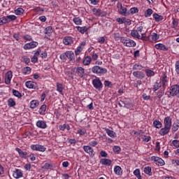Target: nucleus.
Returning <instances> with one entry per match:
<instances>
[{
    "label": "nucleus",
    "instance_id": "obj_1",
    "mask_svg": "<svg viewBox=\"0 0 179 179\" xmlns=\"http://www.w3.org/2000/svg\"><path fill=\"white\" fill-rule=\"evenodd\" d=\"M173 126V118L170 116L165 117L164 119V127L159 131V135L160 136H166L169 135Z\"/></svg>",
    "mask_w": 179,
    "mask_h": 179
},
{
    "label": "nucleus",
    "instance_id": "obj_2",
    "mask_svg": "<svg viewBox=\"0 0 179 179\" xmlns=\"http://www.w3.org/2000/svg\"><path fill=\"white\" fill-rule=\"evenodd\" d=\"M90 71L94 73L95 75H98V76H101V75H106L107 73L108 70L106 68H103L100 66H94L90 69Z\"/></svg>",
    "mask_w": 179,
    "mask_h": 179
},
{
    "label": "nucleus",
    "instance_id": "obj_3",
    "mask_svg": "<svg viewBox=\"0 0 179 179\" xmlns=\"http://www.w3.org/2000/svg\"><path fill=\"white\" fill-rule=\"evenodd\" d=\"M117 8L119 15H121L122 16H129L131 15L128 10V8H127L125 6H122V3L120 2L117 3Z\"/></svg>",
    "mask_w": 179,
    "mask_h": 179
},
{
    "label": "nucleus",
    "instance_id": "obj_4",
    "mask_svg": "<svg viewBox=\"0 0 179 179\" xmlns=\"http://www.w3.org/2000/svg\"><path fill=\"white\" fill-rule=\"evenodd\" d=\"M120 41L126 47H136V43L129 38L120 37Z\"/></svg>",
    "mask_w": 179,
    "mask_h": 179
},
{
    "label": "nucleus",
    "instance_id": "obj_5",
    "mask_svg": "<svg viewBox=\"0 0 179 179\" xmlns=\"http://www.w3.org/2000/svg\"><path fill=\"white\" fill-rule=\"evenodd\" d=\"M92 83L94 89H96V90H101V89H103V83H101L100 78L96 77L94 79L92 80Z\"/></svg>",
    "mask_w": 179,
    "mask_h": 179
},
{
    "label": "nucleus",
    "instance_id": "obj_6",
    "mask_svg": "<svg viewBox=\"0 0 179 179\" xmlns=\"http://www.w3.org/2000/svg\"><path fill=\"white\" fill-rule=\"evenodd\" d=\"M73 73L78 78H83L85 76V69L80 66L75 67L73 69Z\"/></svg>",
    "mask_w": 179,
    "mask_h": 179
},
{
    "label": "nucleus",
    "instance_id": "obj_7",
    "mask_svg": "<svg viewBox=\"0 0 179 179\" xmlns=\"http://www.w3.org/2000/svg\"><path fill=\"white\" fill-rule=\"evenodd\" d=\"M178 94H179V85H173L171 86L169 89V96H172V97H174V96H177Z\"/></svg>",
    "mask_w": 179,
    "mask_h": 179
},
{
    "label": "nucleus",
    "instance_id": "obj_8",
    "mask_svg": "<svg viewBox=\"0 0 179 179\" xmlns=\"http://www.w3.org/2000/svg\"><path fill=\"white\" fill-rule=\"evenodd\" d=\"M162 85V87L164 90L166 89V86L169 85V78L167 77V74L166 73H163L162 76L160 78V81Z\"/></svg>",
    "mask_w": 179,
    "mask_h": 179
},
{
    "label": "nucleus",
    "instance_id": "obj_9",
    "mask_svg": "<svg viewBox=\"0 0 179 179\" xmlns=\"http://www.w3.org/2000/svg\"><path fill=\"white\" fill-rule=\"evenodd\" d=\"M151 160L154 162L155 164H157V166H164V160L163 159L156 157V156H152L151 157Z\"/></svg>",
    "mask_w": 179,
    "mask_h": 179
},
{
    "label": "nucleus",
    "instance_id": "obj_10",
    "mask_svg": "<svg viewBox=\"0 0 179 179\" xmlns=\"http://www.w3.org/2000/svg\"><path fill=\"white\" fill-rule=\"evenodd\" d=\"M83 149L85 153H87L90 157H94V150L90 145H84Z\"/></svg>",
    "mask_w": 179,
    "mask_h": 179
},
{
    "label": "nucleus",
    "instance_id": "obj_11",
    "mask_svg": "<svg viewBox=\"0 0 179 179\" xmlns=\"http://www.w3.org/2000/svg\"><path fill=\"white\" fill-rule=\"evenodd\" d=\"M25 86L27 89L36 90L38 87V85L34 81L29 80L25 83Z\"/></svg>",
    "mask_w": 179,
    "mask_h": 179
},
{
    "label": "nucleus",
    "instance_id": "obj_12",
    "mask_svg": "<svg viewBox=\"0 0 179 179\" xmlns=\"http://www.w3.org/2000/svg\"><path fill=\"white\" fill-rule=\"evenodd\" d=\"M13 78V73L12 71H8L5 76V83L6 85H10V80Z\"/></svg>",
    "mask_w": 179,
    "mask_h": 179
},
{
    "label": "nucleus",
    "instance_id": "obj_13",
    "mask_svg": "<svg viewBox=\"0 0 179 179\" xmlns=\"http://www.w3.org/2000/svg\"><path fill=\"white\" fill-rule=\"evenodd\" d=\"M37 45H38V43H37L36 41H32V42L26 43L24 45V50H31L33 48H36V47H37Z\"/></svg>",
    "mask_w": 179,
    "mask_h": 179
},
{
    "label": "nucleus",
    "instance_id": "obj_14",
    "mask_svg": "<svg viewBox=\"0 0 179 179\" xmlns=\"http://www.w3.org/2000/svg\"><path fill=\"white\" fill-rule=\"evenodd\" d=\"M133 76L137 79H143L146 76V74L143 71H136L133 72Z\"/></svg>",
    "mask_w": 179,
    "mask_h": 179
},
{
    "label": "nucleus",
    "instance_id": "obj_15",
    "mask_svg": "<svg viewBox=\"0 0 179 179\" xmlns=\"http://www.w3.org/2000/svg\"><path fill=\"white\" fill-rule=\"evenodd\" d=\"M65 55L66 59H69V61L73 62L75 61V53H73L71 50H67L65 52Z\"/></svg>",
    "mask_w": 179,
    "mask_h": 179
},
{
    "label": "nucleus",
    "instance_id": "obj_16",
    "mask_svg": "<svg viewBox=\"0 0 179 179\" xmlns=\"http://www.w3.org/2000/svg\"><path fill=\"white\" fill-rule=\"evenodd\" d=\"M85 45H86V42L83 41L80 43V45L78 46V48L75 50V55H79L80 52L83 51V48H85Z\"/></svg>",
    "mask_w": 179,
    "mask_h": 179
},
{
    "label": "nucleus",
    "instance_id": "obj_17",
    "mask_svg": "<svg viewBox=\"0 0 179 179\" xmlns=\"http://www.w3.org/2000/svg\"><path fill=\"white\" fill-rule=\"evenodd\" d=\"M63 44H64V45H71V44H73V38H72V36H65L63 38Z\"/></svg>",
    "mask_w": 179,
    "mask_h": 179
},
{
    "label": "nucleus",
    "instance_id": "obj_18",
    "mask_svg": "<svg viewBox=\"0 0 179 179\" xmlns=\"http://www.w3.org/2000/svg\"><path fill=\"white\" fill-rule=\"evenodd\" d=\"M13 176L16 179L22 178L23 177V172L20 169H15L13 171Z\"/></svg>",
    "mask_w": 179,
    "mask_h": 179
},
{
    "label": "nucleus",
    "instance_id": "obj_19",
    "mask_svg": "<svg viewBox=\"0 0 179 179\" xmlns=\"http://www.w3.org/2000/svg\"><path fill=\"white\" fill-rule=\"evenodd\" d=\"M156 50H160L161 51H169V48L163 43H157L155 45Z\"/></svg>",
    "mask_w": 179,
    "mask_h": 179
},
{
    "label": "nucleus",
    "instance_id": "obj_20",
    "mask_svg": "<svg viewBox=\"0 0 179 179\" xmlns=\"http://www.w3.org/2000/svg\"><path fill=\"white\" fill-rule=\"evenodd\" d=\"M16 152H17L20 157H21V159H27V152L26 151H23L22 150V149L19 148H15Z\"/></svg>",
    "mask_w": 179,
    "mask_h": 179
},
{
    "label": "nucleus",
    "instance_id": "obj_21",
    "mask_svg": "<svg viewBox=\"0 0 179 179\" xmlns=\"http://www.w3.org/2000/svg\"><path fill=\"white\" fill-rule=\"evenodd\" d=\"M36 125L38 128H40L41 129H45V128H47V122L43 120H38L36 123Z\"/></svg>",
    "mask_w": 179,
    "mask_h": 179
},
{
    "label": "nucleus",
    "instance_id": "obj_22",
    "mask_svg": "<svg viewBox=\"0 0 179 179\" xmlns=\"http://www.w3.org/2000/svg\"><path fill=\"white\" fill-rule=\"evenodd\" d=\"M38 106H40V101H38V100L37 99H34L29 103V108L32 110H34V108H37Z\"/></svg>",
    "mask_w": 179,
    "mask_h": 179
},
{
    "label": "nucleus",
    "instance_id": "obj_23",
    "mask_svg": "<svg viewBox=\"0 0 179 179\" xmlns=\"http://www.w3.org/2000/svg\"><path fill=\"white\" fill-rule=\"evenodd\" d=\"M99 163L103 166H111V163H113V162L111 161V159L102 158L100 159Z\"/></svg>",
    "mask_w": 179,
    "mask_h": 179
},
{
    "label": "nucleus",
    "instance_id": "obj_24",
    "mask_svg": "<svg viewBox=\"0 0 179 179\" xmlns=\"http://www.w3.org/2000/svg\"><path fill=\"white\" fill-rule=\"evenodd\" d=\"M152 125L157 129H162V128H163V124L159 120H155L152 122Z\"/></svg>",
    "mask_w": 179,
    "mask_h": 179
},
{
    "label": "nucleus",
    "instance_id": "obj_25",
    "mask_svg": "<svg viewBox=\"0 0 179 179\" xmlns=\"http://www.w3.org/2000/svg\"><path fill=\"white\" fill-rule=\"evenodd\" d=\"M178 129H179V120L178 119H177L176 120V122L172 125V128H171L172 134H175V132H177Z\"/></svg>",
    "mask_w": 179,
    "mask_h": 179
},
{
    "label": "nucleus",
    "instance_id": "obj_26",
    "mask_svg": "<svg viewBox=\"0 0 179 179\" xmlns=\"http://www.w3.org/2000/svg\"><path fill=\"white\" fill-rule=\"evenodd\" d=\"M76 29H77L78 31H79V33H80L81 34H85L86 31L89 30V27L86 26H84V27L77 26L76 27Z\"/></svg>",
    "mask_w": 179,
    "mask_h": 179
},
{
    "label": "nucleus",
    "instance_id": "obj_27",
    "mask_svg": "<svg viewBox=\"0 0 179 179\" xmlns=\"http://www.w3.org/2000/svg\"><path fill=\"white\" fill-rule=\"evenodd\" d=\"M90 64H92V57L87 56L84 57L83 64L85 65V66H87L88 65H90Z\"/></svg>",
    "mask_w": 179,
    "mask_h": 179
},
{
    "label": "nucleus",
    "instance_id": "obj_28",
    "mask_svg": "<svg viewBox=\"0 0 179 179\" xmlns=\"http://www.w3.org/2000/svg\"><path fill=\"white\" fill-rule=\"evenodd\" d=\"M73 22L74 24H76V26H82L83 21L82 20V18L80 17H74L73 18Z\"/></svg>",
    "mask_w": 179,
    "mask_h": 179
},
{
    "label": "nucleus",
    "instance_id": "obj_29",
    "mask_svg": "<svg viewBox=\"0 0 179 179\" xmlns=\"http://www.w3.org/2000/svg\"><path fill=\"white\" fill-rule=\"evenodd\" d=\"M105 132L110 138H115V136H117V134H115V132L114 131L110 130V129L105 128Z\"/></svg>",
    "mask_w": 179,
    "mask_h": 179
},
{
    "label": "nucleus",
    "instance_id": "obj_30",
    "mask_svg": "<svg viewBox=\"0 0 179 179\" xmlns=\"http://www.w3.org/2000/svg\"><path fill=\"white\" fill-rule=\"evenodd\" d=\"M38 55H40V52L36 51L31 57V62H33V64L38 62Z\"/></svg>",
    "mask_w": 179,
    "mask_h": 179
},
{
    "label": "nucleus",
    "instance_id": "obj_31",
    "mask_svg": "<svg viewBox=\"0 0 179 179\" xmlns=\"http://www.w3.org/2000/svg\"><path fill=\"white\" fill-rule=\"evenodd\" d=\"M56 87H57V92L60 93V94L64 95V92H64V85H62L59 83H57Z\"/></svg>",
    "mask_w": 179,
    "mask_h": 179
},
{
    "label": "nucleus",
    "instance_id": "obj_32",
    "mask_svg": "<svg viewBox=\"0 0 179 179\" xmlns=\"http://www.w3.org/2000/svg\"><path fill=\"white\" fill-rule=\"evenodd\" d=\"M145 72L148 78H152V76H155V75H156V73H155V71H152L150 69H145Z\"/></svg>",
    "mask_w": 179,
    "mask_h": 179
},
{
    "label": "nucleus",
    "instance_id": "obj_33",
    "mask_svg": "<svg viewBox=\"0 0 179 179\" xmlns=\"http://www.w3.org/2000/svg\"><path fill=\"white\" fill-rule=\"evenodd\" d=\"M114 173L116 176H121L122 174V168L120 166H115Z\"/></svg>",
    "mask_w": 179,
    "mask_h": 179
},
{
    "label": "nucleus",
    "instance_id": "obj_34",
    "mask_svg": "<svg viewBox=\"0 0 179 179\" xmlns=\"http://www.w3.org/2000/svg\"><path fill=\"white\" fill-rule=\"evenodd\" d=\"M159 38H160V35H159L157 33L153 32L151 34L152 41H154L155 43H157L159 41Z\"/></svg>",
    "mask_w": 179,
    "mask_h": 179
},
{
    "label": "nucleus",
    "instance_id": "obj_35",
    "mask_svg": "<svg viewBox=\"0 0 179 179\" xmlns=\"http://www.w3.org/2000/svg\"><path fill=\"white\" fill-rule=\"evenodd\" d=\"M152 17L155 19V22H162V20H163V19H164V17H163L162 15H159V14L155 13L152 15Z\"/></svg>",
    "mask_w": 179,
    "mask_h": 179
},
{
    "label": "nucleus",
    "instance_id": "obj_36",
    "mask_svg": "<svg viewBox=\"0 0 179 179\" xmlns=\"http://www.w3.org/2000/svg\"><path fill=\"white\" fill-rule=\"evenodd\" d=\"M45 111H47V105L43 104L39 108L38 113L40 115H45Z\"/></svg>",
    "mask_w": 179,
    "mask_h": 179
},
{
    "label": "nucleus",
    "instance_id": "obj_37",
    "mask_svg": "<svg viewBox=\"0 0 179 179\" xmlns=\"http://www.w3.org/2000/svg\"><path fill=\"white\" fill-rule=\"evenodd\" d=\"M5 19L7 20V23H10V22H13V20H16L17 17L15 15H10L4 17Z\"/></svg>",
    "mask_w": 179,
    "mask_h": 179
},
{
    "label": "nucleus",
    "instance_id": "obj_38",
    "mask_svg": "<svg viewBox=\"0 0 179 179\" xmlns=\"http://www.w3.org/2000/svg\"><path fill=\"white\" fill-rule=\"evenodd\" d=\"M131 37H134V38H138L139 40V36L141 34H139V32L136 29H133L131 31Z\"/></svg>",
    "mask_w": 179,
    "mask_h": 179
},
{
    "label": "nucleus",
    "instance_id": "obj_39",
    "mask_svg": "<svg viewBox=\"0 0 179 179\" xmlns=\"http://www.w3.org/2000/svg\"><path fill=\"white\" fill-rule=\"evenodd\" d=\"M7 105L8 107H15L16 106V101H15L13 98H10L7 101Z\"/></svg>",
    "mask_w": 179,
    "mask_h": 179
},
{
    "label": "nucleus",
    "instance_id": "obj_40",
    "mask_svg": "<svg viewBox=\"0 0 179 179\" xmlns=\"http://www.w3.org/2000/svg\"><path fill=\"white\" fill-rule=\"evenodd\" d=\"M162 86H163L162 85V82H156L153 86V92H157V90H159Z\"/></svg>",
    "mask_w": 179,
    "mask_h": 179
},
{
    "label": "nucleus",
    "instance_id": "obj_41",
    "mask_svg": "<svg viewBox=\"0 0 179 179\" xmlns=\"http://www.w3.org/2000/svg\"><path fill=\"white\" fill-rule=\"evenodd\" d=\"M152 13H153V10H152V8H148L144 13V16L145 17H150Z\"/></svg>",
    "mask_w": 179,
    "mask_h": 179
},
{
    "label": "nucleus",
    "instance_id": "obj_42",
    "mask_svg": "<svg viewBox=\"0 0 179 179\" xmlns=\"http://www.w3.org/2000/svg\"><path fill=\"white\" fill-rule=\"evenodd\" d=\"M15 15H20L24 13V10L22 8H18L14 10Z\"/></svg>",
    "mask_w": 179,
    "mask_h": 179
},
{
    "label": "nucleus",
    "instance_id": "obj_43",
    "mask_svg": "<svg viewBox=\"0 0 179 179\" xmlns=\"http://www.w3.org/2000/svg\"><path fill=\"white\" fill-rule=\"evenodd\" d=\"M92 13H93V15H94L95 16H97L98 17H99V16H101V10L100 9H97L94 8L92 9Z\"/></svg>",
    "mask_w": 179,
    "mask_h": 179
},
{
    "label": "nucleus",
    "instance_id": "obj_44",
    "mask_svg": "<svg viewBox=\"0 0 179 179\" xmlns=\"http://www.w3.org/2000/svg\"><path fill=\"white\" fill-rule=\"evenodd\" d=\"M22 73L24 75H30L31 73V68L27 66L22 69Z\"/></svg>",
    "mask_w": 179,
    "mask_h": 179
},
{
    "label": "nucleus",
    "instance_id": "obj_45",
    "mask_svg": "<svg viewBox=\"0 0 179 179\" xmlns=\"http://www.w3.org/2000/svg\"><path fill=\"white\" fill-rule=\"evenodd\" d=\"M172 29H177L178 27V19L172 18Z\"/></svg>",
    "mask_w": 179,
    "mask_h": 179
},
{
    "label": "nucleus",
    "instance_id": "obj_46",
    "mask_svg": "<svg viewBox=\"0 0 179 179\" xmlns=\"http://www.w3.org/2000/svg\"><path fill=\"white\" fill-rule=\"evenodd\" d=\"M133 173L138 179H142V176H141V170H139V169H136Z\"/></svg>",
    "mask_w": 179,
    "mask_h": 179
},
{
    "label": "nucleus",
    "instance_id": "obj_47",
    "mask_svg": "<svg viewBox=\"0 0 179 179\" xmlns=\"http://www.w3.org/2000/svg\"><path fill=\"white\" fill-rule=\"evenodd\" d=\"M77 134L80 135V136H85V135H86V129H78Z\"/></svg>",
    "mask_w": 179,
    "mask_h": 179
},
{
    "label": "nucleus",
    "instance_id": "obj_48",
    "mask_svg": "<svg viewBox=\"0 0 179 179\" xmlns=\"http://www.w3.org/2000/svg\"><path fill=\"white\" fill-rule=\"evenodd\" d=\"M130 15H135V13H138L139 12V9L137 7H133L129 9Z\"/></svg>",
    "mask_w": 179,
    "mask_h": 179
},
{
    "label": "nucleus",
    "instance_id": "obj_49",
    "mask_svg": "<svg viewBox=\"0 0 179 179\" xmlns=\"http://www.w3.org/2000/svg\"><path fill=\"white\" fill-rule=\"evenodd\" d=\"M144 173H145V174H148L149 176H151L152 175V167L145 166L144 168Z\"/></svg>",
    "mask_w": 179,
    "mask_h": 179
},
{
    "label": "nucleus",
    "instance_id": "obj_50",
    "mask_svg": "<svg viewBox=\"0 0 179 179\" xmlns=\"http://www.w3.org/2000/svg\"><path fill=\"white\" fill-rule=\"evenodd\" d=\"M133 69L135 71H142V69H143V66L141 64H136L133 66Z\"/></svg>",
    "mask_w": 179,
    "mask_h": 179
},
{
    "label": "nucleus",
    "instance_id": "obj_51",
    "mask_svg": "<svg viewBox=\"0 0 179 179\" xmlns=\"http://www.w3.org/2000/svg\"><path fill=\"white\" fill-rule=\"evenodd\" d=\"M113 150L114 153H117V155H120V153H121V148L120 146H114L113 148Z\"/></svg>",
    "mask_w": 179,
    "mask_h": 179
},
{
    "label": "nucleus",
    "instance_id": "obj_52",
    "mask_svg": "<svg viewBox=\"0 0 179 179\" xmlns=\"http://www.w3.org/2000/svg\"><path fill=\"white\" fill-rule=\"evenodd\" d=\"M138 40H142V41H148V36H146V33H141V36L140 35Z\"/></svg>",
    "mask_w": 179,
    "mask_h": 179
},
{
    "label": "nucleus",
    "instance_id": "obj_53",
    "mask_svg": "<svg viewBox=\"0 0 179 179\" xmlns=\"http://www.w3.org/2000/svg\"><path fill=\"white\" fill-rule=\"evenodd\" d=\"M13 94L15 97H18V99H20V97H22V93L16 90H13Z\"/></svg>",
    "mask_w": 179,
    "mask_h": 179
},
{
    "label": "nucleus",
    "instance_id": "obj_54",
    "mask_svg": "<svg viewBox=\"0 0 179 179\" xmlns=\"http://www.w3.org/2000/svg\"><path fill=\"white\" fill-rule=\"evenodd\" d=\"M116 22H117L119 24H124V23H125V17L116 18Z\"/></svg>",
    "mask_w": 179,
    "mask_h": 179
},
{
    "label": "nucleus",
    "instance_id": "obj_55",
    "mask_svg": "<svg viewBox=\"0 0 179 179\" xmlns=\"http://www.w3.org/2000/svg\"><path fill=\"white\" fill-rule=\"evenodd\" d=\"M46 150H47V148L44 145L38 144V150H37V152H44Z\"/></svg>",
    "mask_w": 179,
    "mask_h": 179
},
{
    "label": "nucleus",
    "instance_id": "obj_56",
    "mask_svg": "<svg viewBox=\"0 0 179 179\" xmlns=\"http://www.w3.org/2000/svg\"><path fill=\"white\" fill-rule=\"evenodd\" d=\"M91 59H92V61H96L97 58H99V55L94 51L91 52Z\"/></svg>",
    "mask_w": 179,
    "mask_h": 179
},
{
    "label": "nucleus",
    "instance_id": "obj_57",
    "mask_svg": "<svg viewBox=\"0 0 179 179\" xmlns=\"http://www.w3.org/2000/svg\"><path fill=\"white\" fill-rule=\"evenodd\" d=\"M52 33V27L48 26L45 29V34H51Z\"/></svg>",
    "mask_w": 179,
    "mask_h": 179
},
{
    "label": "nucleus",
    "instance_id": "obj_58",
    "mask_svg": "<svg viewBox=\"0 0 179 179\" xmlns=\"http://www.w3.org/2000/svg\"><path fill=\"white\" fill-rule=\"evenodd\" d=\"M122 104H124V107L125 108L129 109V108H132V107H134V104L131 103H125L124 101H122Z\"/></svg>",
    "mask_w": 179,
    "mask_h": 179
},
{
    "label": "nucleus",
    "instance_id": "obj_59",
    "mask_svg": "<svg viewBox=\"0 0 179 179\" xmlns=\"http://www.w3.org/2000/svg\"><path fill=\"white\" fill-rule=\"evenodd\" d=\"M52 167V164H48V163H45V164L42 166V169H43L44 170H50V169H51Z\"/></svg>",
    "mask_w": 179,
    "mask_h": 179
},
{
    "label": "nucleus",
    "instance_id": "obj_60",
    "mask_svg": "<svg viewBox=\"0 0 179 179\" xmlns=\"http://www.w3.org/2000/svg\"><path fill=\"white\" fill-rule=\"evenodd\" d=\"M8 23V20L5 18V17H0V26H3V24H6Z\"/></svg>",
    "mask_w": 179,
    "mask_h": 179
},
{
    "label": "nucleus",
    "instance_id": "obj_61",
    "mask_svg": "<svg viewBox=\"0 0 179 179\" xmlns=\"http://www.w3.org/2000/svg\"><path fill=\"white\" fill-rule=\"evenodd\" d=\"M143 142H149L150 141V139H152V137H150V136H143L141 138Z\"/></svg>",
    "mask_w": 179,
    "mask_h": 179
},
{
    "label": "nucleus",
    "instance_id": "obj_62",
    "mask_svg": "<svg viewBox=\"0 0 179 179\" xmlns=\"http://www.w3.org/2000/svg\"><path fill=\"white\" fill-rule=\"evenodd\" d=\"M144 26H145V25H144L143 24H141V25L137 26L136 30H137L138 32L142 34V32L143 31V27H144Z\"/></svg>",
    "mask_w": 179,
    "mask_h": 179
},
{
    "label": "nucleus",
    "instance_id": "obj_63",
    "mask_svg": "<svg viewBox=\"0 0 179 179\" xmlns=\"http://www.w3.org/2000/svg\"><path fill=\"white\" fill-rule=\"evenodd\" d=\"M175 71H176V73L179 74V60L176 62Z\"/></svg>",
    "mask_w": 179,
    "mask_h": 179
},
{
    "label": "nucleus",
    "instance_id": "obj_64",
    "mask_svg": "<svg viewBox=\"0 0 179 179\" xmlns=\"http://www.w3.org/2000/svg\"><path fill=\"white\" fill-rule=\"evenodd\" d=\"M172 144L173 145V146H175V148H176V149H178V148H179V141L178 140H173L172 141Z\"/></svg>",
    "mask_w": 179,
    "mask_h": 179
}]
</instances>
